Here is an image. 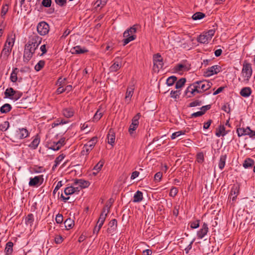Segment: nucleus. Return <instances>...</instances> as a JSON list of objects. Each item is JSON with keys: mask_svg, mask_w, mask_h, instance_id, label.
Masks as SVG:
<instances>
[{"mask_svg": "<svg viewBox=\"0 0 255 255\" xmlns=\"http://www.w3.org/2000/svg\"><path fill=\"white\" fill-rule=\"evenodd\" d=\"M28 130L26 128H19L10 133V140L13 142H18L19 140L28 137Z\"/></svg>", "mask_w": 255, "mask_h": 255, "instance_id": "nucleus-1", "label": "nucleus"}, {"mask_svg": "<svg viewBox=\"0 0 255 255\" xmlns=\"http://www.w3.org/2000/svg\"><path fill=\"white\" fill-rule=\"evenodd\" d=\"M136 32V25H134L129 28L127 29L123 33V36L125 38L123 39V45L125 46L130 41L134 40L136 38L134 34Z\"/></svg>", "mask_w": 255, "mask_h": 255, "instance_id": "nucleus-2", "label": "nucleus"}, {"mask_svg": "<svg viewBox=\"0 0 255 255\" xmlns=\"http://www.w3.org/2000/svg\"><path fill=\"white\" fill-rule=\"evenodd\" d=\"M5 97L14 101L18 100L22 96V93L14 90L12 88L6 89L4 92Z\"/></svg>", "mask_w": 255, "mask_h": 255, "instance_id": "nucleus-3", "label": "nucleus"}, {"mask_svg": "<svg viewBox=\"0 0 255 255\" xmlns=\"http://www.w3.org/2000/svg\"><path fill=\"white\" fill-rule=\"evenodd\" d=\"M36 49L37 48L33 47L30 44H26L24 50L23 61L27 63L31 59Z\"/></svg>", "mask_w": 255, "mask_h": 255, "instance_id": "nucleus-4", "label": "nucleus"}, {"mask_svg": "<svg viewBox=\"0 0 255 255\" xmlns=\"http://www.w3.org/2000/svg\"><path fill=\"white\" fill-rule=\"evenodd\" d=\"M252 72L253 71L251 64L248 63L246 61H245L242 70V74L243 77L246 78L245 80L247 82L249 81V79L251 77Z\"/></svg>", "mask_w": 255, "mask_h": 255, "instance_id": "nucleus-5", "label": "nucleus"}, {"mask_svg": "<svg viewBox=\"0 0 255 255\" xmlns=\"http://www.w3.org/2000/svg\"><path fill=\"white\" fill-rule=\"evenodd\" d=\"M212 85V83L208 81H200L194 83V85L197 87V90L201 91V93L209 89Z\"/></svg>", "mask_w": 255, "mask_h": 255, "instance_id": "nucleus-6", "label": "nucleus"}, {"mask_svg": "<svg viewBox=\"0 0 255 255\" xmlns=\"http://www.w3.org/2000/svg\"><path fill=\"white\" fill-rule=\"evenodd\" d=\"M37 30L40 35H45L49 31V25L45 21H41L37 25Z\"/></svg>", "mask_w": 255, "mask_h": 255, "instance_id": "nucleus-7", "label": "nucleus"}, {"mask_svg": "<svg viewBox=\"0 0 255 255\" xmlns=\"http://www.w3.org/2000/svg\"><path fill=\"white\" fill-rule=\"evenodd\" d=\"M154 69H157L158 71L159 69H162L163 66V58L159 53H156L153 56Z\"/></svg>", "mask_w": 255, "mask_h": 255, "instance_id": "nucleus-8", "label": "nucleus"}, {"mask_svg": "<svg viewBox=\"0 0 255 255\" xmlns=\"http://www.w3.org/2000/svg\"><path fill=\"white\" fill-rule=\"evenodd\" d=\"M221 67L219 65H214L209 67L204 72V76L210 77L213 75L217 74L221 71Z\"/></svg>", "mask_w": 255, "mask_h": 255, "instance_id": "nucleus-9", "label": "nucleus"}, {"mask_svg": "<svg viewBox=\"0 0 255 255\" xmlns=\"http://www.w3.org/2000/svg\"><path fill=\"white\" fill-rule=\"evenodd\" d=\"M42 41V38L36 34H34L29 37V39L27 43L32 45L33 47L37 49L38 46L40 44Z\"/></svg>", "mask_w": 255, "mask_h": 255, "instance_id": "nucleus-10", "label": "nucleus"}, {"mask_svg": "<svg viewBox=\"0 0 255 255\" xmlns=\"http://www.w3.org/2000/svg\"><path fill=\"white\" fill-rule=\"evenodd\" d=\"M140 117V114L137 113L135 116L133 117L131 120V124L130 125L128 128V132L130 134L132 133L133 131L137 128L139 124L138 120Z\"/></svg>", "mask_w": 255, "mask_h": 255, "instance_id": "nucleus-11", "label": "nucleus"}, {"mask_svg": "<svg viewBox=\"0 0 255 255\" xmlns=\"http://www.w3.org/2000/svg\"><path fill=\"white\" fill-rule=\"evenodd\" d=\"M44 180L43 175L36 176L33 178H30L28 185L30 187H35L40 185Z\"/></svg>", "mask_w": 255, "mask_h": 255, "instance_id": "nucleus-12", "label": "nucleus"}, {"mask_svg": "<svg viewBox=\"0 0 255 255\" xmlns=\"http://www.w3.org/2000/svg\"><path fill=\"white\" fill-rule=\"evenodd\" d=\"M97 138L96 137H93L87 143L84 145L82 153L84 154L85 152L88 154L89 152L93 148L96 142Z\"/></svg>", "mask_w": 255, "mask_h": 255, "instance_id": "nucleus-13", "label": "nucleus"}, {"mask_svg": "<svg viewBox=\"0 0 255 255\" xmlns=\"http://www.w3.org/2000/svg\"><path fill=\"white\" fill-rule=\"evenodd\" d=\"M195 92L200 93L201 91L197 90V87L194 85V83H193L187 88L184 94L187 96V98H191L194 95Z\"/></svg>", "mask_w": 255, "mask_h": 255, "instance_id": "nucleus-14", "label": "nucleus"}, {"mask_svg": "<svg viewBox=\"0 0 255 255\" xmlns=\"http://www.w3.org/2000/svg\"><path fill=\"white\" fill-rule=\"evenodd\" d=\"M209 231L208 225L206 223H204L202 226L201 228L197 232V236L198 239H203L207 234Z\"/></svg>", "mask_w": 255, "mask_h": 255, "instance_id": "nucleus-15", "label": "nucleus"}, {"mask_svg": "<svg viewBox=\"0 0 255 255\" xmlns=\"http://www.w3.org/2000/svg\"><path fill=\"white\" fill-rule=\"evenodd\" d=\"M12 48L4 45L3 48L1 52L0 57H2L3 59H7L11 51Z\"/></svg>", "mask_w": 255, "mask_h": 255, "instance_id": "nucleus-16", "label": "nucleus"}, {"mask_svg": "<svg viewBox=\"0 0 255 255\" xmlns=\"http://www.w3.org/2000/svg\"><path fill=\"white\" fill-rule=\"evenodd\" d=\"M88 50L85 48H82L80 46H76L71 49L72 54H80L86 53Z\"/></svg>", "mask_w": 255, "mask_h": 255, "instance_id": "nucleus-17", "label": "nucleus"}, {"mask_svg": "<svg viewBox=\"0 0 255 255\" xmlns=\"http://www.w3.org/2000/svg\"><path fill=\"white\" fill-rule=\"evenodd\" d=\"M74 113L75 111L72 107L65 108L62 110L63 115L67 118H71L74 116Z\"/></svg>", "mask_w": 255, "mask_h": 255, "instance_id": "nucleus-18", "label": "nucleus"}, {"mask_svg": "<svg viewBox=\"0 0 255 255\" xmlns=\"http://www.w3.org/2000/svg\"><path fill=\"white\" fill-rule=\"evenodd\" d=\"M74 184L75 185H78L82 189L88 187L90 184L88 181L80 179H75L74 182Z\"/></svg>", "mask_w": 255, "mask_h": 255, "instance_id": "nucleus-19", "label": "nucleus"}, {"mask_svg": "<svg viewBox=\"0 0 255 255\" xmlns=\"http://www.w3.org/2000/svg\"><path fill=\"white\" fill-rule=\"evenodd\" d=\"M133 91L134 88L132 86L128 87L127 88L125 100L128 104L130 101L131 98L132 97L133 93Z\"/></svg>", "mask_w": 255, "mask_h": 255, "instance_id": "nucleus-20", "label": "nucleus"}, {"mask_svg": "<svg viewBox=\"0 0 255 255\" xmlns=\"http://www.w3.org/2000/svg\"><path fill=\"white\" fill-rule=\"evenodd\" d=\"M40 142V136L37 134L34 136L33 140L28 145V147L31 149H35L38 147Z\"/></svg>", "mask_w": 255, "mask_h": 255, "instance_id": "nucleus-21", "label": "nucleus"}, {"mask_svg": "<svg viewBox=\"0 0 255 255\" xmlns=\"http://www.w3.org/2000/svg\"><path fill=\"white\" fill-rule=\"evenodd\" d=\"M215 134L217 137H220L221 136H224L227 134L225 126L222 125H220L219 127L216 128Z\"/></svg>", "mask_w": 255, "mask_h": 255, "instance_id": "nucleus-22", "label": "nucleus"}, {"mask_svg": "<svg viewBox=\"0 0 255 255\" xmlns=\"http://www.w3.org/2000/svg\"><path fill=\"white\" fill-rule=\"evenodd\" d=\"M108 142L109 144L113 145L115 143V133L112 129H110L107 135Z\"/></svg>", "mask_w": 255, "mask_h": 255, "instance_id": "nucleus-23", "label": "nucleus"}, {"mask_svg": "<svg viewBox=\"0 0 255 255\" xmlns=\"http://www.w3.org/2000/svg\"><path fill=\"white\" fill-rule=\"evenodd\" d=\"M110 228L107 229V232L109 233L113 232L116 229L117 226V221L114 219L112 220L109 223Z\"/></svg>", "mask_w": 255, "mask_h": 255, "instance_id": "nucleus-24", "label": "nucleus"}, {"mask_svg": "<svg viewBox=\"0 0 255 255\" xmlns=\"http://www.w3.org/2000/svg\"><path fill=\"white\" fill-rule=\"evenodd\" d=\"M190 69V65L183 64H178L175 67V70L176 71H187Z\"/></svg>", "mask_w": 255, "mask_h": 255, "instance_id": "nucleus-25", "label": "nucleus"}, {"mask_svg": "<svg viewBox=\"0 0 255 255\" xmlns=\"http://www.w3.org/2000/svg\"><path fill=\"white\" fill-rule=\"evenodd\" d=\"M240 192V186L238 184H234L232 186L230 194L229 195V197H230V199H231V196L232 195L234 196H238V195L239 194Z\"/></svg>", "mask_w": 255, "mask_h": 255, "instance_id": "nucleus-26", "label": "nucleus"}, {"mask_svg": "<svg viewBox=\"0 0 255 255\" xmlns=\"http://www.w3.org/2000/svg\"><path fill=\"white\" fill-rule=\"evenodd\" d=\"M252 93V89L250 87H244L240 91V95L244 97H249Z\"/></svg>", "mask_w": 255, "mask_h": 255, "instance_id": "nucleus-27", "label": "nucleus"}, {"mask_svg": "<svg viewBox=\"0 0 255 255\" xmlns=\"http://www.w3.org/2000/svg\"><path fill=\"white\" fill-rule=\"evenodd\" d=\"M13 244L11 242H8L6 244L4 251L6 255H10L11 254L13 251Z\"/></svg>", "mask_w": 255, "mask_h": 255, "instance_id": "nucleus-28", "label": "nucleus"}, {"mask_svg": "<svg viewBox=\"0 0 255 255\" xmlns=\"http://www.w3.org/2000/svg\"><path fill=\"white\" fill-rule=\"evenodd\" d=\"M143 199V194L142 192L140 191H137L135 192L133 196V202H139L142 201Z\"/></svg>", "mask_w": 255, "mask_h": 255, "instance_id": "nucleus-29", "label": "nucleus"}, {"mask_svg": "<svg viewBox=\"0 0 255 255\" xmlns=\"http://www.w3.org/2000/svg\"><path fill=\"white\" fill-rule=\"evenodd\" d=\"M227 159V155H221L220 158V160L219 162V167L221 170H222L225 165L226 161Z\"/></svg>", "mask_w": 255, "mask_h": 255, "instance_id": "nucleus-30", "label": "nucleus"}, {"mask_svg": "<svg viewBox=\"0 0 255 255\" xmlns=\"http://www.w3.org/2000/svg\"><path fill=\"white\" fill-rule=\"evenodd\" d=\"M254 164V161L250 158H247L244 162L243 166L245 168L251 167Z\"/></svg>", "mask_w": 255, "mask_h": 255, "instance_id": "nucleus-31", "label": "nucleus"}, {"mask_svg": "<svg viewBox=\"0 0 255 255\" xmlns=\"http://www.w3.org/2000/svg\"><path fill=\"white\" fill-rule=\"evenodd\" d=\"M11 108L12 107L10 104H5L0 107V112L1 113H7L11 110Z\"/></svg>", "mask_w": 255, "mask_h": 255, "instance_id": "nucleus-32", "label": "nucleus"}, {"mask_svg": "<svg viewBox=\"0 0 255 255\" xmlns=\"http://www.w3.org/2000/svg\"><path fill=\"white\" fill-rule=\"evenodd\" d=\"M121 67V64L118 62H115L114 64L110 67L111 72L117 71Z\"/></svg>", "mask_w": 255, "mask_h": 255, "instance_id": "nucleus-33", "label": "nucleus"}, {"mask_svg": "<svg viewBox=\"0 0 255 255\" xmlns=\"http://www.w3.org/2000/svg\"><path fill=\"white\" fill-rule=\"evenodd\" d=\"M205 17V14L201 12H197L195 13L192 16L193 20H200Z\"/></svg>", "mask_w": 255, "mask_h": 255, "instance_id": "nucleus-34", "label": "nucleus"}, {"mask_svg": "<svg viewBox=\"0 0 255 255\" xmlns=\"http://www.w3.org/2000/svg\"><path fill=\"white\" fill-rule=\"evenodd\" d=\"M48 147L49 149L54 151L58 150L60 148L59 145L57 144L56 142H50L48 143Z\"/></svg>", "mask_w": 255, "mask_h": 255, "instance_id": "nucleus-35", "label": "nucleus"}, {"mask_svg": "<svg viewBox=\"0 0 255 255\" xmlns=\"http://www.w3.org/2000/svg\"><path fill=\"white\" fill-rule=\"evenodd\" d=\"M64 225L66 228L71 229L74 225V221L70 218H68L65 221Z\"/></svg>", "mask_w": 255, "mask_h": 255, "instance_id": "nucleus-36", "label": "nucleus"}, {"mask_svg": "<svg viewBox=\"0 0 255 255\" xmlns=\"http://www.w3.org/2000/svg\"><path fill=\"white\" fill-rule=\"evenodd\" d=\"M34 221V216L32 214H29L25 219V222L26 225L30 226L33 224Z\"/></svg>", "mask_w": 255, "mask_h": 255, "instance_id": "nucleus-37", "label": "nucleus"}, {"mask_svg": "<svg viewBox=\"0 0 255 255\" xmlns=\"http://www.w3.org/2000/svg\"><path fill=\"white\" fill-rule=\"evenodd\" d=\"M186 81V79L185 78H182L180 79L176 83L175 88L177 89L181 88L182 87H183Z\"/></svg>", "mask_w": 255, "mask_h": 255, "instance_id": "nucleus-38", "label": "nucleus"}, {"mask_svg": "<svg viewBox=\"0 0 255 255\" xmlns=\"http://www.w3.org/2000/svg\"><path fill=\"white\" fill-rule=\"evenodd\" d=\"M177 80V78L175 76H171L167 78L166 80V84L168 86H172L175 81Z\"/></svg>", "mask_w": 255, "mask_h": 255, "instance_id": "nucleus-39", "label": "nucleus"}, {"mask_svg": "<svg viewBox=\"0 0 255 255\" xmlns=\"http://www.w3.org/2000/svg\"><path fill=\"white\" fill-rule=\"evenodd\" d=\"M107 1L108 0H97L95 3L96 7H103L106 4Z\"/></svg>", "mask_w": 255, "mask_h": 255, "instance_id": "nucleus-40", "label": "nucleus"}, {"mask_svg": "<svg viewBox=\"0 0 255 255\" xmlns=\"http://www.w3.org/2000/svg\"><path fill=\"white\" fill-rule=\"evenodd\" d=\"M248 132L247 130V128H239L237 130V132L238 133V135L240 137L244 135H247V132Z\"/></svg>", "mask_w": 255, "mask_h": 255, "instance_id": "nucleus-41", "label": "nucleus"}, {"mask_svg": "<svg viewBox=\"0 0 255 255\" xmlns=\"http://www.w3.org/2000/svg\"><path fill=\"white\" fill-rule=\"evenodd\" d=\"M9 127V123L8 121L3 122L0 125V129L2 131H5Z\"/></svg>", "mask_w": 255, "mask_h": 255, "instance_id": "nucleus-42", "label": "nucleus"}, {"mask_svg": "<svg viewBox=\"0 0 255 255\" xmlns=\"http://www.w3.org/2000/svg\"><path fill=\"white\" fill-rule=\"evenodd\" d=\"M45 63L44 60H40L35 66V70L36 71H40L44 66Z\"/></svg>", "mask_w": 255, "mask_h": 255, "instance_id": "nucleus-43", "label": "nucleus"}, {"mask_svg": "<svg viewBox=\"0 0 255 255\" xmlns=\"http://www.w3.org/2000/svg\"><path fill=\"white\" fill-rule=\"evenodd\" d=\"M104 164V161L101 160L93 168L94 170H96L97 172L101 169L103 165Z\"/></svg>", "mask_w": 255, "mask_h": 255, "instance_id": "nucleus-44", "label": "nucleus"}, {"mask_svg": "<svg viewBox=\"0 0 255 255\" xmlns=\"http://www.w3.org/2000/svg\"><path fill=\"white\" fill-rule=\"evenodd\" d=\"M64 194L66 195H70L74 193V190H73V186H70L66 187L64 191Z\"/></svg>", "mask_w": 255, "mask_h": 255, "instance_id": "nucleus-45", "label": "nucleus"}, {"mask_svg": "<svg viewBox=\"0 0 255 255\" xmlns=\"http://www.w3.org/2000/svg\"><path fill=\"white\" fill-rule=\"evenodd\" d=\"M202 104V102L199 100H196L191 102L188 105L189 107H195L196 106H201Z\"/></svg>", "mask_w": 255, "mask_h": 255, "instance_id": "nucleus-46", "label": "nucleus"}, {"mask_svg": "<svg viewBox=\"0 0 255 255\" xmlns=\"http://www.w3.org/2000/svg\"><path fill=\"white\" fill-rule=\"evenodd\" d=\"M217 28V25L216 24H214V25H213V28L209 30L206 33L208 34L209 37H211L212 38V36L214 35L216 30Z\"/></svg>", "mask_w": 255, "mask_h": 255, "instance_id": "nucleus-47", "label": "nucleus"}, {"mask_svg": "<svg viewBox=\"0 0 255 255\" xmlns=\"http://www.w3.org/2000/svg\"><path fill=\"white\" fill-rule=\"evenodd\" d=\"M65 155L64 154H60L55 159L54 162L55 163V166H57L58 165L60 164L61 161L64 158Z\"/></svg>", "mask_w": 255, "mask_h": 255, "instance_id": "nucleus-48", "label": "nucleus"}, {"mask_svg": "<svg viewBox=\"0 0 255 255\" xmlns=\"http://www.w3.org/2000/svg\"><path fill=\"white\" fill-rule=\"evenodd\" d=\"M8 6L7 4H5L2 6L1 10V16L4 18V16L8 11Z\"/></svg>", "mask_w": 255, "mask_h": 255, "instance_id": "nucleus-49", "label": "nucleus"}, {"mask_svg": "<svg viewBox=\"0 0 255 255\" xmlns=\"http://www.w3.org/2000/svg\"><path fill=\"white\" fill-rule=\"evenodd\" d=\"M197 161L199 163H202L204 162V154L203 152H199L197 154Z\"/></svg>", "mask_w": 255, "mask_h": 255, "instance_id": "nucleus-50", "label": "nucleus"}, {"mask_svg": "<svg viewBox=\"0 0 255 255\" xmlns=\"http://www.w3.org/2000/svg\"><path fill=\"white\" fill-rule=\"evenodd\" d=\"M197 41L201 43H208V39L204 35H200L197 38Z\"/></svg>", "mask_w": 255, "mask_h": 255, "instance_id": "nucleus-51", "label": "nucleus"}, {"mask_svg": "<svg viewBox=\"0 0 255 255\" xmlns=\"http://www.w3.org/2000/svg\"><path fill=\"white\" fill-rule=\"evenodd\" d=\"M200 226V220H197L194 221L190 222V227L192 229H197Z\"/></svg>", "mask_w": 255, "mask_h": 255, "instance_id": "nucleus-52", "label": "nucleus"}, {"mask_svg": "<svg viewBox=\"0 0 255 255\" xmlns=\"http://www.w3.org/2000/svg\"><path fill=\"white\" fill-rule=\"evenodd\" d=\"M102 116H103L102 113L100 112V111L99 110L97 111L94 116L93 121H99L101 118Z\"/></svg>", "mask_w": 255, "mask_h": 255, "instance_id": "nucleus-53", "label": "nucleus"}, {"mask_svg": "<svg viewBox=\"0 0 255 255\" xmlns=\"http://www.w3.org/2000/svg\"><path fill=\"white\" fill-rule=\"evenodd\" d=\"M10 80L13 83H15L18 80L17 74L16 73L11 72L10 76Z\"/></svg>", "mask_w": 255, "mask_h": 255, "instance_id": "nucleus-54", "label": "nucleus"}, {"mask_svg": "<svg viewBox=\"0 0 255 255\" xmlns=\"http://www.w3.org/2000/svg\"><path fill=\"white\" fill-rule=\"evenodd\" d=\"M180 91H173L172 90L170 92V96L175 99L179 98L180 94Z\"/></svg>", "mask_w": 255, "mask_h": 255, "instance_id": "nucleus-55", "label": "nucleus"}, {"mask_svg": "<svg viewBox=\"0 0 255 255\" xmlns=\"http://www.w3.org/2000/svg\"><path fill=\"white\" fill-rule=\"evenodd\" d=\"M178 193V189L176 187H173L171 188L169 193V196L170 197H175Z\"/></svg>", "mask_w": 255, "mask_h": 255, "instance_id": "nucleus-56", "label": "nucleus"}, {"mask_svg": "<svg viewBox=\"0 0 255 255\" xmlns=\"http://www.w3.org/2000/svg\"><path fill=\"white\" fill-rule=\"evenodd\" d=\"M247 130L248 131L247 135H249L251 138H255V131L252 130L249 127H247Z\"/></svg>", "mask_w": 255, "mask_h": 255, "instance_id": "nucleus-57", "label": "nucleus"}, {"mask_svg": "<svg viewBox=\"0 0 255 255\" xmlns=\"http://www.w3.org/2000/svg\"><path fill=\"white\" fill-rule=\"evenodd\" d=\"M211 105H208L206 106H202L201 108V112L202 113V114L204 115L206 112L211 109Z\"/></svg>", "mask_w": 255, "mask_h": 255, "instance_id": "nucleus-58", "label": "nucleus"}, {"mask_svg": "<svg viewBox=\"0 0 255 255\" xmlns=\"http://www.w3.org/2000/svg\"><path fill=\"white\" fill-rule=\"evenodd\" d=\"M51 0H43L42 5L44 7H49L51 6Z\"/></svg>", "mask_w": 255, "mask_h": 255, "instance_id": "nucleus-59", "label": "nucleus"}, {"mask_svg": "<svg viewBox=\"0 0 255 255\" xmlns=\"http://www.w3.org/2000/svg\"><path fill=\"white\" fill-rule=\"evenodd\" d=\"M55 221L57 224H61L63 222L62 215L58 214L56 216Z\"/></svg>", "mask_w": 255, "mask_h": 255, "instance_id": "nucleus-60", "label": "nucleus"}, {"mask_svg": "<svg viewBox=\"0 0 255 255\" xmlns=\"http://www.w3.org/2000/svg\"><path fill=\"white\" fill-rule=\"evenodd\" d=\"M162 177V173L161 172H157L154 175V180L156 181H159Z\"/></svg>", "mask_w": 255, "mask_h": 255, "instance_id": "nucleus-61", "label": "nucleus"}, {"mask_svg": "<svg viewBox=\"0 0 255 255\" xmlns=\"http://www.w3.org/2000/svg\"><path fill=\"white\" fill-rule=\"evenodd\" d=\"M62 185H63V184H62V181H59V182L57 183V185H56V187H55V189H54V190H53V194H56V192H57V191H58V190L59 189V188H60L61 187H62Z\"/></svg>", "mask_w": 255, "mask_h": 255, "instance_id": "nucleus-62", "label": "nucleus"}, {"mask_svg": "<svg viewBox=\"0 0 255 255\" xmlns=\"http://www.w3.org/2000/svg\"><path fill=\"white\" fill-rule=\"evenodd\" d=\"M67 0H55V2L60 6H63L66 3Z\"/></svg>", "mask_w": 255, "mask_h": 255, "instance_id": "nucleus-63", "label": "nucleus"}, {"mask_svg": "<svg viewBox=\"0 0 255 255\" xmlns=\"http://www.w3.org/2000/svg\"><path fill=\"white\" fill-rule=\"evenodd\" d=\"M222 109L227 113H229L230 112V106L228 103H226V104H225L222 107Z\"/></svg>", "mask_w": 255, "mask_h": 255, "instance_id": "nucleus-64", "label": "nucleus"}]
</instances>
